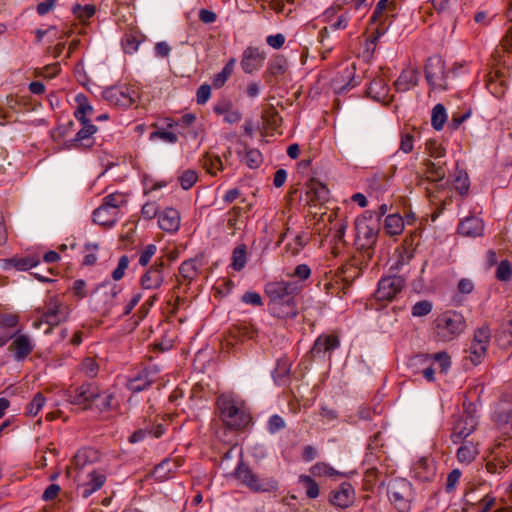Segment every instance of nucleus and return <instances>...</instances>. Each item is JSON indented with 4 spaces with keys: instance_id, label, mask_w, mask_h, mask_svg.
I'll list each match as a JSON object with an SVG mask.
<instances>
[{
    "instance_id": "obj_53",
    "label": "nucleus",
    "mask_w": 512,
    "mask_h": 512,
    "mask_svg": "<svg viewBox=\"0 0 512 512\" xmlns=\"http://www.w3.org/2000/svg\"><path fill=\"white\" fill-rule=\"evenodd\" d=\"M80 370L84 373L85 376L94 378L98 374L99 365L94 358L87 357L84 358L81 362Z\"/></svg>"
},
{
    "instance_id": "obj_5",
    "label": "nucleus",
    "mask_w": 512,
    "mask_h": 512,
    "mask_svg": "<svg viewBox=\"0 0 512 512\" xmlns=\"http://www.w3.org/2000/svg\"><path fill=\"white\" fill-rule=\"evenodd\" d=\"M387 496L398 512H409L414 499L413 486L407 479H393L388 483Z\"/></svg>"
},
{
    "instance_id": "obj_4",
    "label": "nucleus",
    "mask_w": 512,
    "mask_h": 512,
    "mask_svg": "<svg viewBox=\"0 0 512 512\" xmlns=\"http://www.w3.org/2000/svg\"><path fill=\"white\" fill-rule=\"evenodd\" d=\"M234 477L254 493L272 492L278 489L273 478H260L244 461H240L234 470Z\"/></svg>"
},
{
    "instance_id": "obj_21",
    "label": "nucleus",
    "mask_w": 512,
    "mask_h": 512,
    "mask_svg": "<svg viewBox=\"0 0 512 512\" xmlns=\"http://www.w3.org/2000/svg\"><path fill=\"white\" fill-rule=\"evenodd\" d=\"M339 345L340 340L336 335L322 334L315 340L311 349V354L314 358L321 357L326 353L334 351L339 347Z\"/></svg>"
},
{
    "instance_id": "obj_15",
    "label": "nucleus",
    "mask_w": 512,
    "mask_h": 512,
    "mask_svg": "<svg viewBox=\"0 0 512 512\" xmlns=\"http://www.w3.org/2000/svg\"><path fill=\"white\" fill-rule=\"evenodd\" d=\"M265 59L266 54L263 51L249 46L243 51L240 65L245 73L252 74L263 66Z\"/></svg>"
},
{
    "instance_id": "obj_59",
    "label": "nucleus",
    "mask_w": 512,
    "mask_h": 512,
    "mask_svg": "<svg viewBox=\"0 0 512 512\" xmlns=\"http://www.w3.org/2000/svg\"><path fill=\"white\" fill-rule=\"evenodd\" d=\"M432 310V303L428 300H422L415 303L412 307L414 317H422L429 314Z\"/></svg>"
},
{
    "instance_id": "obj_1",
    "label": "nucleus",
    "mask_w": 512,
    "mask_h": 512,
    "mask_svg": "<svg viewBox=\"0 0 512 512\" xmlns=\"http://www.w3.org/2000/svg\"><path fill=\"white\" fill-rule=\"evenodd\" d=\"M216 405L221 420L230 429H244L251 421L244 402L232 394H221L217 398Z\"/></svg>"
},
{
    "instance_id": "obj_8",
    "label": "nucleus",
    "mask_w": 512,
    "mask_h": 512,
    "mask_svg": "<svg viewBox=\"0 0 512 512\" xmlns=\"http://www.w3.org/2000/svg\"><path fill=\"white\" fill-rule=\"evenodd\" d=\"M490 457L486 463V470L492 474L504 471L512 462V441H496L490 449Z\"/></svg>"
},
{
    "instance_id": "obj_38",
    "label": "nucleus",
    "mask_w": 512,
    "mask_h": 512,
    "mask_svg": "<svg viewBox=\"0 0 512 512\" xmlns=\"http://www.w3.org/2000/svg\"><path fill=\"white\" fill-rule=\"evenodd\" d=\"M203 168L211 175H216L217 171L223 170L221 158L218 155L206 153L201 158Z\"/></svg>"
},
{
    "instance_id": "obj_62",
    "label": "nucleus",
    "mask_w": 512,
    "mask_h": 512,
    "mask_svg": "<svg viewBox=\"0 0 512 512\" xmlns=\"http://www.w3.org/2000/svg\"><path fill=\"white\" fill-rule=\"evenodd\" d=\"M19 322L17 314L3 313L0 314V329L14 328Z\"/></svg>"
},
{
    "instance_id": "obj_27",
    "label": "nucleus",
    "mask_w": 512,
    "mask_h": 512,
    "mask_svg": "<svg viewBox=\"0 0 512 512\" xmlns=\"http://www.w3.org/2000/svg\"><path fill=\"white\" fill-rule=\"evenodd\" d=\"M159 227L167 232H176L180 226V214L174 208H166L158 218Z\"/></svg>"
},
{
    "instance_id": "obj_32",
    "label": "nucleus",
    "mask_w": 512,
    "mask_h": 512,
    "mask_svg": "<svg viewBox=\"0 0 512 512\" xmlns=\"http://www.w3.org/2000/svg\"><path fill=\"white\" fill-rule=\"evenodd\" d=\"M388 92V85L382 78H374L367 88L368 95L377 101H385L387 99Z\"/></svg>"
},
{
    "instance_id": "obj_12",
    "label": "nucleus",
    "mask_w": 512,
    "mask_h": 512,
    "mask_svg": "<svg viewBox=\"0 0 512 512\" xmlns=\"http://www.w3.org/2000/svg\"><path fill=\"white\" fill-rule=\"evenodd\" d=\"M160 369L157 365H150L139 371L127 381V388L132 393H139L148 389L158 379Z\"/></svg>"
},
{
    "instance_id": "obj_54",
    "label": "nucleus",
    "mask_w": 512,
    "mask_h": 512,
    "mask_svg": "<svg viewBox=\"0 0 512 512\" xmlns=\"http://www.w3.org/2000/svg\"><path fill=\"white\" fill-rule=\"evenodd\" d=\"M491 339V329L487 325H483L474 331L473 341L480 343L486 347L489 346Z\"/></svg>"
},
{
    "instance_id": "obj_41",
    "label": "nucleus",
    "mask_w": 512,
    "mask_h": 512,
    "mask_svg": "<svg viewBox=\"0 0 512 512\" xmlns=\"http://www.w3.org/2000/svg\"><path fill=\"white\" fill-rule=\"evenodd\" d=\"M417 358L424 362L434 359L439 364L441 372H446L451 365V358L446 352H438L433 355L423 354Z\"/></svg>"
},
{
    "instance_id": "obj_63",
    "label": "nucleus",
    "mask_w": 512,
    "mask_h": 512,
    "mask_svg": "<svg viewBox=\"0 0 512 512\" xmlns=\"http://www.w3.org/2000/svg\"><path fill=\"white\" fill-rule=\"evenodd\" d=\"M90 450L83 449L79 450L74 457L72 458V464L76 469H82L86 463L89 461Z\"/></svg>"
},
{
    "instance_id": "obj_34",
    "label": "nucleus",
    "mask_w": 512,
    "mask_h": 512,
    "mask_svg": "<svg viewBox=\"0 0 512 512\" xmlns=\"http://www.w3.org/2000/svg\"><path fill=\"white\" fill-rule=\"evenodd\" d=\"M404 220L399 214H390L385 218L384 230L390 236H397L403 232Z\"/></svg>"
},
{
    "instance_id": "obj_2",
    "label": "nucleus",
    "mask_w": 512,
    "mask_h": 512,
    "mask_svg": "<svg viewBox=\"0 0 512 512\" xmlns=\"http://www.w3.org/2000/svg\"><path fill=\"white\" fill-rule=\"evenodd\" d=\"M357 249L364 253V256L370 259L377 242L379 223L374 221L372 213L366 211L361 217L355 220Z\"/></svg>"
},
{
    "instance_id": "obj_52",
    "label": "nucleus",
    "mask_w": 512,
    "mask_h": 512,
    "mask_svg": "<svg viewBox=\"0 0 512 512\" xmlns=\"http://www.w3.org/2000/svg\"><path fill=\"white\" fill-rule=\"evenodd\" d=\"M425 150L430 157L438 160L445 156L446 150L434 139H429L425 143Z\"/></svg>"
},
{
    "instance_id": "obj_37",
    "label": "nucleus",
    "mask_w": 512,
    "mask_h": 512,
    "mask_svg": "<svg viewBox=\"0 0 512 512\" xmlns=\"http://www.w3.org/2000/svg\"><path fill=\"white\" fill-rule=\"evenodd\" d=\"M199 265L197 258L186 260L180 265L179 273L185 280L192 281L199 274Z\"/></svg>"
},
{
    "instance_id": "obj_58",
    "label": "nucleus",
    "mask_w": 512,
    "mask_h": 512,
    "mask_svg": "<svg viewBox=\"0 0 512 512\" xmlns=\"http://www.w3.org/2000/svg\"><path fill=\"white\" fill-rule=\"evenodd\" d=\"M454 187L456 191L459 192V194H467L470 187V182L466 173L459 172L454 180Z\"/></svg>"
},
{
    "instance_id": "obj_35",
    "label": "nucleus",
    "mask_w": 512,
    "mask_h": 512,
    "mask_svg": "<svg viewBox=\"0 0 512 512\" xmlns=\"http://www.w3.org/2000/svg\"><path fill=\"white\" fill-rule=\"evenodd\" d=\"M487 349L488 347L472 340L469 348L466 350L467 356L465 359H469L472 365L476 366L485 358Z\"/></svg>"
},
{
    "instance_id": "obj_51",
    "label": "nucleus",
    "mask_w": 512,
    "mask_h": 512,
    "mask_svg": "<svg viewBox=\"0 0 512 512\" xmlns=\"http://www.w3.org/2000/svg\"><path fill=\"white\" fill-rule=\"evenodd\" d=\"M300 482L304 485L306 495L310 499H315L319 496L320 490L317 482L308 475H301Z\"/></svg>"
},
{
    "instance_id": "obj_17",
    "label": "nucleus",
    "mask_w": 512,
    "mask_h": 512,
    "mask_svg": "<svg viewBox=\"0 0 512 512\" xmlns=\"http://www.w3.org/2000/svg\"><path fill=\"white\" fill-rule=\"evenodd\" d=\"M106 479V474L103 471L93 469L88 472L87 479L79 484L77 489L83 498H88L104 486Z\"/></svg>"
},
{
    "instance_id": "obj_30",
    "label": "nucleus",
    "mask_w": 512,
    "mask_h": 512,
    "mask_svg": "<svg viewBox=\"0 0 512 512\" xmlns=\"http://www.w3.org/2000/svg\"><path fill=\"white\" fill-rule=\"evenodd\" d=\"M246 213L243 207L233 206L226 214L227 227L234 235L236 231L241 230L245 225L243 214Z\"/></svg>"
},
{
    "instance_id": "obj_43",
    "label": "nucleus",
    "mask_w": 512,
    "mask_h": 512,
    "mask_svg": "<svg viewBox=\"0 0 512 512\" xmlns=\"http://www.w3.org/2000/svg\"><path fill=\"white\" fill-rule=\"evenodd\" d=\"M127 203V196L121 192L111 193L104 197L101 205L106 206L112 210H118Z\"/></svg>"
},
{
    "instance_id": "obj_47",
    "label": "nucleus",
    "mask_w": 512,
    "mask_h": 512,
    "mask_svg": "<svg viewBox=\"0 0 512 512\" xmlns=\"http://www.w3.org/2000/svg\"><path fill=\"white\" fill-rule=\"evenodd\" d=\"M10 262L17 270L26 271L30 268L36 267L39 263V258L34 255L14 257Z\"/></svg>"
},
{
    "instance_id": "obj_49",
    "label": "nucleus",
    "mask_w": 512,
    "mask_h": 512,
    "mask_svg": "<svg viewBox=\"0 0 512 512\" xmlns=\"http://www.w3.org/2000/svg\"><path fill=\"white\" fill-rule=\"evenodd\" d=\"M478 454L472 443H464L457 451V458L461 463H471Z\"/></svg>"
},
{
    "instance_id": "obj_19",
    "label": "nucleus",
    "mask_w": 512,
    "mask_h": 512,
    "mask_svg": "<svg viewBox=\"0 0 512 512\" xmlns=\"http://www.w3.org/2000/svg\"><path fill=\"white\" fill-rule=\"evenodd\" d=\"M287 67L286 58L282 55H277L269 61L263 78L269 85H275L278 78L286 73Z\"/></svg>"
},
{
    "instance_id": "obj_23",
    "label": "nucleus",
    "mask_w": 512,
    "mask_h": 512,
    "mask_svg": "<svg viewBox=\"0 0 512 512\" xmlns=\"http://www.w3.org/2000/svg\"><path fill=\"white\" fill-rule=\"evenodd\" d=\"M270 313L278 319H294L298 314L296 301L268 303Z\"/></svg>"
},
{
    "instance_id": "obj_11",
    "label": "nucleus",
    "mask_w": 512,
    "mask_h": 512,
    "mask_svg": "<svg viewBox=\"0 0 512 512\" xmlns=\"http://www.w3.org/2000/svg\"><path fill=\"white\" fill-rule=\"evenodd\" d=\"M102 96L104 100L109 102L111 105L128 108L135 104L139 98V94L131 86L128 85H115L106 88Z\"/></svg>"
},
{
    "instance_id": "obj_18",
    "label": "nucleus",
    "mask_w": 512,
    "mask_h": 512,
    "mask_svg": "<svg viewBox=\"0 0 512 512\" xmlns=\"http://www.w3.org/2000/svg\"><path fill=\"white\" fill-rule=\"evenodd\" d=\"M18 332L19 331L14 333V340L12 341L8 349L13 353V357L16 361H23L33 351L34 344L32 343L28 335L19 334Z\"/></svg>"
},
{
    "instance_id": "obj_60",
    "label": "nucleus",
    "mask_w": 512,
    "mask_h": 512,
    "mask_svg": "<svg viewBox=\"0 0 512 512\" xmlns=\"http://www.w3.org/2000/svg\"><path fill=\"white\" fill-rule=\"evenodd\" d=\"M285 426H286V423H285L284 419L281 416L275 414L269 418L268 424H267V429H268L269 433L275 434L278 431L284 429Z\"/></svg>"
},
{
    "instance_id": "obj_36",
    "label": "nucleus",
    "mask_w": 512,
    "mask_h": 512,
    "mask_svg": "<svg viewBox=\"0 0 512 512\" xmlns=\"http://www.w3.org/2000/svg\"><path fill=\"white\" fill-rule=\"evenodd\" d=\"M78 107L74 112V116L78 121H90L87 118V115H91L93 113L92 106L88 103V99L83 94H78L75 98Z\"/></svg>"
},
{
    "instance_id": "obj_40",
    "label": "nucleus",
    "mask_w": 512,
    "mask_h": 512,
    "mask_svg": "<svg viewBox=\"0 0 512 512\" xmlns=\"http://www.w3.org/2000/svg\"><path fill=\"white\" fill-rule=\"evenodd\" d=\"M310 473L315 477L329 476V477H337L343 476V474L337 470H335L332 466L325 462H317L310 469Z\"/></svg>"
},
{
    "instance_id": "obj_44",
    "label": "nucleus",
    "mask_w": 512,
    "mask_h": 512,
    "mask_svg": "<svg viewBox=\"0 0 512 512\" xmlns=\"http://www.w3.org/2000/svg\"><path fill=\"white\" fill-rule=\"evenodd\" d=\"M487 89L497 98H501L505 95L507 90V85L503 79H500L495 75V77L490 76L486 83Z\"/></svg>"
},
{
    "instance_id": "obj_3",
    "label": "nucleus",
    "mask_w": 512,
    "mask_h": 512,
    "mask_svg": "<svg viewBox=\"0 0 512 512\" xmlns=\"http://www.w3.org/2000/svg\"><path fill=\"white\" fill-rule=\"evenodd\" d=\"M463 315L456 311L440 314L434 321V332L439 341L449 342L457 338L466 329Z\"/></svg>"
},
{
    "instance_id": "obj_61",
    "label": "nucleus",
    "mask_w": 512,
    "mask_h": 512,
    "mask_svg": "<svg viewBox=\"0 0 512 512\" xmlns=\"http://www.w3.org/2000/svg\"><path fill=\"white\" fill-rule=\"evenodd\" d=\"M234 328L238 331L239 336L246 339H253L257 335V330L253 325L246 322L235 325Z\"/></svg>"
},
{
    "instance_id": "obj_48",
    "label": "nucleus",
    "mask_w": 512,
    "mask_h": 512,
    "mask_svg": "<svg viewBox=\"0 0 512 512\" xmlns=\"http://www.w3.org/2000/svg\"><path fill=\"white\" fill-rule=\"evenodd\" d=\"M251 169H257L263 162L262 153L255 148L246 149V153L241 159Z\"/></svg>"
},
{
    "instance_id": "obj_64",
    "label": "nucleus",
    "mask_w": 512,
    "mask_h": 512,
    "mask_svg": "<svg viewBox=\"0 0 512 512\" xmlns=\"http://www.w3.org/2000/svg\"><path fill=\"white\" fill-rule=\"evenodd\" d=\"M128 265H129L128 256L127 255L121 256L118 261V265H117L116 269L112 272V278L115 281L122 279V277L124 276L125 270L128 268Z\"/></svg>"
},
{
    "instance_id": "obj_42",
    "label": "nucleus",
    "mask_w": 512,
    "mask_h": 512,
    "mask_svg": "<svg viewBox=\"0 0 512 512\" xmlns=\"http://www.w3.org/2000/svg\"><path fill=\"white\" fill-rule=\"evenodd\" d=\"M247 262V248L242 244L234 248L232 253L231 266L234 270L240 271L245 267Z\"/></svg>"
},
{
    "instance_id": "obj_29",
    "label": "nucleus",
    "mask_w": 512,
    "mask_h": 512,
    "mask_svg": "<svg viewBox=\"0 0 512 512\" xmlns=\"http://www.w3.org/2000/svg\"><path fill=\"white\" fill-rule=\"evenodd\" d=\"M118 216V210H112L107 208L106 206L100 205L94 212H93V221L96 224L105 226V227H112L116 221Z\"/></svg>"
},
{
    "instance_id": "obj_9",
    "label": "nucleus",
    "mask_w": 512,
    "mask_h": 512,
    "mask_svg": "<svg viewBox=\"0 0 512 512\" xmlns=\"http://www.w3.org/2000/svg\"><path fill=\"white\" fill-rule=\"evenodd\" d=\"M64 396L69 403L83 406L86 410L100 397V389L95 383L86 382L80 386L69 387Z\"/></svg>"
},
{
    "instance_id": "obj_20",
    "label": "nucleus",
    "mask_w": 512,
    "mask_h": 512,
    "mask_svg": "<svg viewBox=\"0 0 512 512\" xmlns=\"http://www.w3.org/2000/svg\"><path fill=\"white\" fill-rule=\"evenodd\" d=\"M477 421L472 415L461 417L454 425L451 440L457 444L468 437L476 428Z\"/></svg>"
},
{
    "instance_id": "obj_22",
    "label": "nucleus",
    "mask_w": 512,
    "mask_h": 512,
    "mask_svg": "<svg viewBox=\"0 0 512 512\" xmlns=\"http://www.w3.org/2000/svg\"><path fill=\"white\" fill-rule=\"evenodd\" d=\"M354 489L348 482L342 483L338 489L331 492L330 502L338 507L346 508L353 502Z\"/></svg>"
},
{
    "instance_id": "obj_46",
    "label": "nucleus",
    "mask_w": 512,
    "mask_h": 512,
    "mask_svg": "<svg viewBox=\"0 0 512 512\" xmlns=\"http://www.w3.org/2000/svg\"><path fill=\"white\" fill-rule=\"evenodd\" d=\"M72 12L80 22L86 23L87 20L95 15L96 7L92 4H87L85 6L75 4L72 8Z\"/></svg>"
},
{
    "instance_id": "obj_33",
    "label": "nucleus",
    "mask_w": 512,
    "mask_h": 512,
    "mask_svg": "<svg viewBox=\"0 0 512 512\" xmlns=\"http://www.w3.org/2000/svg\"><path fill=\"white\" fill-rule=\"evenodd\" d=\"M355 75V65L351 64L350 66H346L338 73V75L334 78L335 84L344 83L340 89H350L352 87H355L357 85V81H355L354 78Z\"/></svg>"
},
{
    "instance_id": "obj_16",
    "label": "nucleus",
    "mask_w": 512,
    "mask_h": 512,
    "mask_svg": "<svg viewBox=\"0 0 512 512\" xmlns=\"http://www.w3.org/2000/svg\"><path fill=\"white\" fill-rule=\"evenodd\" d=\"M165 261L160 259L156 261L141 277L140 285L143 289H158L164 281Z\"/></svg>"
},
{
    "instance_id": "obj_39",
    "label": "nucleus",
    "mask_w": 512,
    "mask_h": 512,
    "mask_svg": "<svg viewBox=\"0 0 512 512\" xmlns=\"http://www.w3.org/2000/svg\"><path fill=\"white\" fill-rule=\"evenodd\" d=\"M236 60L235 58H231L223 67L222 71L215 75L213 78L212 84L215 88H221L228 78L233 74Z\"/></svg>"
},
{
    "instance_id": "obj_56",
    "label": "nucleus",
    "mask_w": 512,
    "mask_h": 512,
    "mask_svg": "<svg viewBox=\"0 0 512 512\" xmlns=\"http://www.w3.org/2000/svg\"><path fill=\"white\" fill-rule=\"evenodd\" d=\"M197 179L198 174L192 169L184 171L179 177L180 185L184 190L190 189L197 182Z\"/></svg>"
},
{
    "instance_id": "obj_45",
    "label": "nucleus",
    "mask_w": 512,
    "mask_h": 512,
    "mask_svg": "<svg viewBox=\"0 0 512 512\" xmlns=\"http://www.w3.org/2000/svg\"><path fill=\"white\" fill-rule=\"evenodd\" d=\"M447 121L446 109L442 104H437L432 109L431 124L433 128L440 131Z\"/></svg>"
},
{
    "instance_id": "obj_7",
    "label": "nucleus",
    "mask_w": 512,
    "mask_h": 512,
    "mask_svg": "<svg viewBox=\"0 0 512 512\" xmlns=\"http://www.w3.org/2000/svg\"><path fill=\"white\" fill-rule=\"evenodd\" d=\"M68 315V307L57 297H51L46 302L45 311L43 312L41 319L39 321H35L33 326L35 328H40L41 325L45 323L48 325V328L45 330V334H49L53 327L66 321Z\"/></svg>"
},
{
    "instance_id": "obj_14",
    "label": "nucleus",
    "mask_w": 512,
    "mask_h": 512,
    "mask_svg": "<svg viewBox=\"0 0 512 512\" xmlns=\"http://www.w3.org/2000/svg\"><path fill=\"white\" fill-rule=\"evenodd\" d=\"M329 200V189L318 180L310 179L306 183V201L310 207L323 205Z\"/></svg>"
},
{
    "instance_id": "obj_28",
    "label": "nucleus",
    "mask_w": 512,
    "mask_h": 512,
    "mask_svg": "<svg viewBox=\"0 0 512 512\" xmlns=\"http://www.w3.org/2000/svg\"><path fill=\"white\" fill-rule=\"evenodd\" d=\"M82 128L76 133L75 137L69 141V147L92 146L93 142L85 144L84 141H89L93 134L96 133L97 127L91 121H79Z\"/></svg>"
},
{
    "instance_id": "obj_50",
    "label": "nucleus",
    "mask_w": 512,
    "mask_h": 512,
    "mask_svg": "<svg viewBox=\"0 0 512 512\" xmlns=\"http://www.w3.org/2000/svg\"><path fill=\"white\" fill-rule=\"evenodd\" d=\"M97 399L100 401L97 404V407L101 412H107L115 409L118 405L115 396L108 391L100 392V397H97Z\"/></svg>"
},
{
    "instance_id": "obj_26",
    "label": "nucleus",
    "mask_w": 512,
    "mask_h": 512,
    "mask_svg": "<svg viewBox=\"0 0 512 512\" xmlns=\"http://www.w3.org/2000/svg\"><path fill=\"white\" fill-rule=\"evenodd\" d=\"M419 72L417 69L407 68L404 69L397 80L394 82V87L398 92H406L418 84Z\"/></svg>"
},
{
    "instance_id": "obj_55",
    "label": "nucleus",
    "mask_w": 512,
    "mask_h": 512,
    "mask_svg": "<svg viewBox=\"0 0 512 512\" xmlns=\"http://www.w3.org/2000/svg\"><path fill=\"white\" fill-rule=\"evenodd\" d=\"M45 404V397L42 393L38 392L33 397L32 401L28 404L26 412L30 416H36Z\"/></svg>"
},
{
    "instance_id": "obj_31",
    "label": "nucleus",
    "mask_w": 512,
    "mask_h": 512,
    "mask_svg": "<svg viewBox=\"0 0 512 512\" xmlns=\"http://www.w3.org/2000/svg\"><path fill=\"white\" fill-rule=\"evenodd\" d=\"M426 167V173L429 175L426 180H430L433 182L442 181L446 177L445 165L446 162L437 160L432 161L430 159H426L423 162Z\"/></svg>"
},
{
    "instance_id": "obj_13",
    "label": "nucleus",
    "mask_w": 512,
    "mask_h": 512,
    "mask_svg": "<svg viewBox=\"0 0 512 512\" xmlns=\"http://www.w3.org/2000/svg\"><path fill=\"white\" fill-rule=\"evenodd\" d=\"M405 280L401 276H386L380 279L375 297L380 301H391L402 291Z\"/></svg>"
},
{
    "instance_id": "obj_6",
    "label": "nucleus",
    "mask_w": 512,
    "mask_h": 512,
    "mask_svg": "<svg viewBox=\"0 0 512 512\" xmlns=\"http://www.w3.org/2000/svg\"><path fill=\"white\" fill-rule=\"evenodd\" d=\"M445 61L438 55L427 59L424 69L425 79L432 90H448V78Z\"/></svg>"
},
{
    "instance_id": "obj_10",
    "label": "nucleus",
    "mask_w": 512,
    "mask_h": 512,
    "mask_svg": "<svg viewBox=\"0 0 512 512\" xmlns=\"http://www.w3.org/2000/svg\"><path fill=\"white\" fill-rule=\"evenodd\" d=\"M302 286L295 281L270 282L265 286V293L269 298L268 303L295 301V296L301 291Z\"/></svg>"
},
{
    "instance_id": "obj_25",
    "label": "nucleus",
    "mask_w": 512,
    "mask_h": 512,
    "mask_svg": "<svg viewBox=\"0 0 512 512\" xmlns=\"http://www.w3.org/2000/svg\"><path fill=\"white\" fill-rule=\"evenodd\" d=\"M182 465L180 458H166L154 468V476L159 481H165L170 478L175 471Z\"/></svg>"
},
{
    "instance_id": "obj_24",
    "label": "nucleus",
    "mask_w": 512,
    "mask_h": 512,
    "mask_svg": "<svg viewBox=\"0 0 512 512\" xmlns=\"http://www.w3.org/2000/svg\"><path fill=\"white\" fill-rule=\"evenodd\" d=\"M483 231L484 223L480 218L476 216L466 217L458 225V233L467 237L481 236Z\"/></svg>"
},
{
    "instance_id": "obj_57",
    "label": "nucleus",
    "mask_w": 512,
    "mask_h": 512,
    "mask_svg": "<svg viewBox=\"0 0 512 512\" xmlns=\"http://www.w3.org/2000/svg\"><path fill=\"white\" fill-rule=\"evenodd\" d=\"M512 276V266L508 260H502L496 269V278L499 281H508Z\"/></svg>"
}]
</instances>
